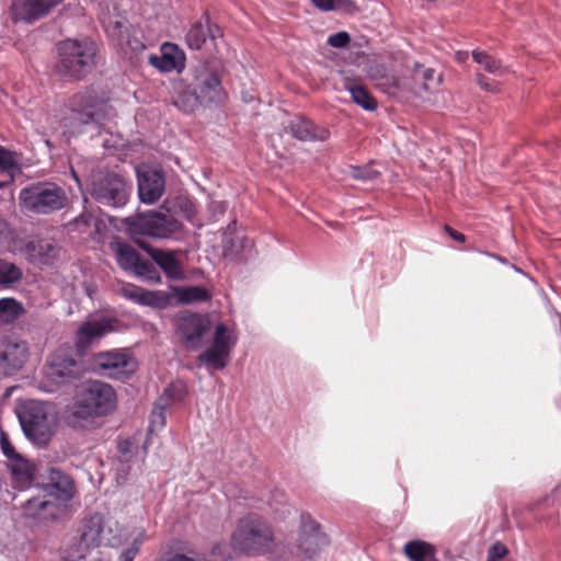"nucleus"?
<instances>
[{
  "label": "nucleus",
  "instance_id": "f257e3e1",
  "mask_svg": "<svg viewBox=\"0 0 561 561\" xmlns=\"http://www.w3.org/2000/svg\"><path fill=\"white\" fill-rule=\"evenodd\" d=\"M230 547L237 554L259 557L274 553L276 540L266 519L249 514L238 522L231 535Z\"/></svg>",
  "mask_w": 561,
  "mask_h": 561
},
{
  "label": "nucleus",
  "instance_id": "f03ea898",
  "mask_svg": "<svg viewBox=\"0 0 561 561\" xmlns=\"http://www.w3.org/2000/svg\"><path fill=\"white\" fill-rule=\"evenodd\" d=\"M116 393L106 382L91 380L85 382L78 392L71 407L73 426H84L95 417L104 416L115 409Z\"/></svg>",
  "mask_w": 561,
  "mask_h": 561
},
{
  "label": "nucleus",
  "instance_id": "7ed1b4c3",
  "mask_svg": "<svg viewBox=\"0 0 561 561\" xmlns=\"http://www.w3.org/2000/svg\"><path fill=\"white\" fill-rule=\"evenodd\" d=\"M57 72L69 79H81L96 65L98 46L89 38H68L57 45Z\"/></svg>",
  "mask_w": 561,
  "mask_h": 561
},
{
  "label": "nucleus",
  "instance_id": "20e7f679",
  "mask_svg": "<svg viewBox=\"0 0 561 561\" xmlns=\"http://www.w3.org/2000/svg\"><path fill=\"white\" fill-rule=\"evenodd\" d=\"M19 420L27 439L46 447L55 435L58 413L51 403L31 400L21 407Z\"/></svg>",
  "mask_w": 561,
  "mask_h": 561
},
{
  "label": "nucleus",
  "instance_id": "39448f33",
  "mask_svg": "<svg viewBox=\"0 0 561 561\" xmlns=\"http://www.w3.org/2000/svg\"><path fill=\"white\" fill-rule=\"evenodd\" d=\"M19 199L22 208L38 215L61 210L69 203L66 191L53 182H38L24 187Z\"/></svg>",
  "mask_w": 561,
  "mask_h": 561
},
{
  "label": "nucleus",
  "instance_id": "423d86ee",
  "mask_svg": "<svg viewBox=\"0 0 561 561\" xmlns=\"http://www.w3.org/2000/svg\"><path fill=\"white\" fill-rule=\"evenodd\" d=\"M127 231L133 237L170 238L179 232L182 225L173 216L149 211L126 219Z\"/></svg>",
  "mask_w": 561,
  "mask_h": 561
},
{
  "label": "nucleus",
  "instance_id": "0eeeda50",
  "mask_svg": "<svg viewBox=\"0 0 561 561\" xmlns=\"http://www.w3.org/2000/svg\"><path fill=\"white\" fill-rule=\"evenodd\" d=\"M236 332L225 323H217L210 345L198 355V360L208 369L222 370L230 360V354L237 344Z\"/></svg>",
  "mask_w": 561,
  "mask_h": 561
},
{
  "label": "nucleus",
  "instance_id": "6e6552de",
  "mask_svg": "<svg viewBox=\"0 0 561 561\" xmlns=\"http://www.w3.org/2000/svg\"><path fill=\"white\" fill-rule=\"evenodd\" d=\"M93 368L101 375L123 379L131 376L138 367V362L129 348H113L99 352L92 359Z\"/></svg>",
  "mask_w": 561,
  "mask_h": 561
},
{
  "label": "nucleus",
  "instance_id": "1a4fd4ad",
  "mask_svg": "<svg viewBox=\"0 0 561 561\" xmlns=\"http://www.w3.org/2000/svg\"><path fill=\"white\" fill-rule=\"evenodd\" d=\"M107 104L92 101L90 95L77 94L70 101V114L64 119V126L73 135L89 123H101L105 117Z\"/></svg>",
  "mask_w": 561,
  "mask_h": 561
},
{
  "label": "nucleus",
  "instance_id": "9d476101",
  "mask_svg": "<svg viewBox=\"0 0 561 561\" xmlns=\"http://www.w3.org/2000/svg\"><path fill=\"white\" fill-rule=\"evenodd\" d=\"M82 371V364L72 347L62 345L49 356L45 376L55 385H65L78 379Z\"/></svg>",
  "mask_w": 561,
  "mask_h": 561
},
{
  "label": "nucleus",
  "instance_id": "9b49d317",
  "mask_svg": "<svg viewBox=\"0 0 561 561\" xmlns=\"http://www.w3.org/2000/svg\"><path fill=\"white\" fill-rule=\"evenodd\" d=\"M91 195L101 204L123 206L127 201L128 186L122 175L99 171L92 174Z\"/></svg>",
  "mask_w": 561,
  "mask_h": 561
},
{
  "label": "nucleus",
  "instance_id": "f8f14e48",
  "mask_svg": "<svg viewBox=\"0 0 561 561\" xmlns=\"http://www.w3.org/2000/svg\"><path fill=\"white\" fill-rule=\"evenodd\" d=\"M81 535L93 549L100 546H114L118 542L117 524L98 513L82 520Z\"/></svg>",
  "mask_w": 561,
  "mask_h": 561
},
{
  "label": "nucleus",
  "instance_id": "ddd939ff",
  "mask_svg": "<svg viewBox=\"0 0 561 561\" xmlns=\"http://www.w3.org/2000/svg\"><path fill=\"white\" fill-rule=\"evenodd\" d=\"M210 331V321L198 313H185L178 320V333L182 344L192 351L204 346Z\"/></svg>",
  "mask_w": 561,
  "mask_h": 561
},
{
  "label": "nucleus",
  "instance_id": "4468645a",
  "mask_svg": "<svg viewBox=\"0 0 561 561\" xmlns=\"http://www.w3.org/2000/svg\"><path fill=\"white\" fill-rule=\"evenodd\" d=\"M115 10L116 9L114 8L113 12H111L108 4L101 3L99 5V20L101 21L106 33L118 41V44L122 46L126 55L127 50L124 45H126V47H128L134 53L144 50L145 45L141 41L136 37L126 35L127 21L119 14H116Z\"/></svg>",
  "mask_w": 561,
  "mask_h": 561
},
{
  "label": "nucleus",
  "instance_id": "2eb2a0df",
  "mask_svg": "<svg viewBox=\"0 0 561 561\" xmlns=\"http://www.w3.org/2000/svg\"><path fill=\"white\" fill-rule=\"evenodd\" d=\"M191 84L205 106L219 104L226 98L217 73L205 65L195 69Z\"/></svg>",
  "mask_w": 561,
  "mask_h": 561
},
{
  "label": "nucleus",
  "instance_id": "dca6fc26",
  "mask_svg": "<svg viewBox=\"0 0 561 561\" xmlns=\"http://www.w3.org/2000/svg\"><path fill=\"white\" fill-rule=\"evenodd\" d=\"M65 513V506L43 491L27 500L23 505L24 517L36 523L56 520Z\"/></svg>",
  "mask_w": 561,
  "mask_h": 561
},
{
  "label": "nucleus",
  "instance_id": "f3484780",
  "mask_svg": "<svg viewBox=\"0 0 561 561\" xmlns=\"http://www.w3.org/2000/svg\"><path fill=\"white\" fill-rule=\"evenodd\" d=\"M138 195L142 203L153 204L164 193L165 180L162 171L142 165L137 168Z\"/></svg>",
  "mask_w": 561,
  "mask_h": 561
},
{
  "label": "nucleus",
  "instance_id": "a211bd4d",
  "mask_svg": "<svg viewBox=\"0 0 561 561\" xmlns=\"http://www.w3.org/2000/svg\"><path fill=\"white\" fill-rule=\"evenodd\" d=\"M28 350L23 341L0 339V371L11 375L22 368L27 359Z\"/></svg>",
  "mask_w": 561,
  "mask_h": 561
},
{
  "label": "nucleus",
  "instance_id": "6ab92c4d",
  "mask_svg": "<svg viewBox=\"0 0 561 561\" xmlns=\"http://www.w3.org/2000/svg\"><path fill=\"white\" fill-rule=\"evenodd\" d=\"M62 0H14L11 4V15L14 22L31 23L47 15Z\"/></svg>",
  "mask_w": 561,
  "mask_h": 561
},
{
  "label": "nucleus",
  "instance_id": "aec40b11",
  "mask_svg": "<svg viewBox=\"0 0 561 561\" xmlns=\"http://www.w3.org/2000/svg\"><path fill=\"white\" fill-rule=\"evenodd\" d=\"M140 247L148 252L152 261L162 270L168 278L173 280L185 278L184 262L179 252L146 248L142 244Z\"/></svg>",
  "mask_w": 561,
  "mask_h": 561
},
{
  "label": "nucleus",
  "instance_id": "412c9836",
  "mask_svg": "<svg viewBox=\"0 0 561 561\" xmlns=\"http://www.w3.org/2000/svg\"><path fill=\"white\" fill-rule=\"evenodd\" d=\"M149 64L162 72H181L185 68V54L176 45L164 43L161 55H150Z\"/></svg>",
  "mask_w": 561,
  "mask_h": 561
},
{
  "label": "nucleus",
  "instance_id": "4be33fe9",
  "mask_svg": "<svg viewBox=\"0 0 561 561\" xmlns=\"http://www.w3.org/2000/svg\"><path fill=\"white\" fill-rule=\"evenodd\" d=\"M115 322L100 318L84 322L77 331V347L84 351L91 343L114 331Z\"/></svg>",
  "mask_w": 561,
  "mask_h": 561
},
{
  "label": "nucleus",
  "instance_id": "5701e85b",
  "mask_svg": "<svg viewBox=\"0 0 561 561\" xmlns=\"http://www.w3.org/2000/svg\"><path fill=\"white\" fill-rule=\"evenodd\" d=\"M221 36V30L213 24L208 16H202L188 30L185 41L191 49H201L207 39H216Z\"/></svg>",
  "mask_w": 561,
  "mask_h": 561
},
{
  "label": "nucleus",
  "instance_id": "b1692460",
  "mask_svg": "<svg viewBox=\"0 0 561 561\" xmlns=\"http://www.w3.org/2000/svg\"><path fill=\"white\" fill-rule=\"evenodd\" d=\"M291 135L302 141H324L329 138V130L316 126L311 121L296 117L289 124Z\"/></svg>",
  "mask_w": 561,
  "mask_h": 561
},
{
  "label": "nucleus",
  "instance_id": "393cba45",
  "mask_svg": "<svg viewBox=\"0 0 561 561\" xmlns=\"http://www.w3.org/2000/svg\"><path fill=\"white\" fill-rule=\"evenodd\" d=\"M173 104L184 113H192L204 105L193 85L182 82L175 87Z\"/></svg>",
  "mask_w": 561,
  "mask_h": 561
},
{
  "label": "nucleus",
  "instance_id": "a878e982",
  "mask_svg": "<svg viewBox=\"0 0 561 561\" xmlns=\"http://www.w3.org/2000/svg\"><path fill=\"white\" fill-rule=\"evenodd\" d=\"M43 492L66 507V503L73 496L75 486L67 476L57 473V477L51 478V482L45 486Z\"/></svg>",
  "mask_w": 561,
  "mask_h": 561
},
{
  "label": "nucleus",
  "instance_id": "bb28decb",
  "mask_svg": "<svg viewBox=\"0 0 561 561\" xmlns=\"http://www.w3.org/2000/svg\"><path fill=\"white\" fill-rule=\"evenodd\" d=\"M368 77L389 94H393L401 88L400 79L391 75L383 64H374L368 68Z\"/></svg>",
  "mask_w": 561,
  "mask_h": 561
},
{
  "label": "nucleus",
  "instance_id": "cd10ccee",
  "mask_svg": "<svg viewBox=\"0 0 561 561\" xmlns=\"http://www.w3.org/2000/svg\"><path fill=\"white\" fill-rule=\"evenodd\" d=\"M93 548L83 540V536L70 538L60 549V558L65 561H80L90 554Z\"/></svg>",
  "mask_w": 561,
  "mask_h": 561
},
{
  "label": "nucleus",
  "instance_id": "c85d7f7f",
  "mask_svg": "<svg viewBox=\"0 0 561 561\" xmlns=\"http://www.w3.org/2000/svg\"><path fill=\"white\" fill-rule=\"evenodd\" d=\"M413 79L415 83L419 85L415 89V93L421 94V92H433L440 84L442 78L439 75L435 73V70L432 68H424L423 66L415 64Z\"/></svg>",
  "mask_w": 561,
  "mask_h": 561
},
{
  "label": "nucleus",
  "instance_id": "c756f323",
  "mask_svg": "<svg viewBox=\"0 0 561 561\" xmlns=\"http://www.w3.org/2000/svg\"><path fill=\"white\" fill-rule=\"evenodd\" d=\"M111 248L115 252L117 264L125 271H133L141 259L129 244L115 242L111 244Z\"/></svg>",
  "mask_w": 561,
  "mask_h": 561
},
{
  "label": "nucleus",
  "instance_id": "7c9ffc66",
  "mask_svg": "<svg viewBox=\"0 0 561 561\" xmlns=\"http://www.w3.org/2000/svg\"><path fill=\"white\" fill-rule=\"evenodd\" d=\"M11 474L19 489L27 488L33 480L34 467L23 457L10 463Z\"/></svg>",
  "mask_w": 561,
  "mask_h": 561
},
{
  "label": "nucleus",
  "instance_id": "2f4dec72",
  "mask_svg": "<svg viewBox=\"0 0 561 561\" xmlns=\"http://www.w3.org/2000/svg\"><path fill=\"white\" fill-rule=\"evenodd\" d=\"M403 551L411 561H438L433 546L422 540L407 542Z\"/></svg>",
  "mask_w": 561,
  "mask_h": 561
},
{
  "label": "nucleus",
  "instance_id": "473e14b6",
  "mask_svg": "<svg viewBox=\"0 0 561 561\" xmlns=\"http://www.w3.org/2000/svg\"><path fill=\"white\" fill-rule=\"evenodd\" d=\"M123 296L142 306H158L160 302L159 293L146 290L137 286L123 288Z\"/></svg>",
  "mask_w": 561,
  "mask_h": 561
},
{
  "label": "nucleus",
  "instance_id": "72a5a7b5",
  "mask_svg": "<svg viewBox=\"0 0 561 561\" xmlns=\"http://www.w3.org/2000/svg\"><path fill=\"white\" fill-rule=\"evenodd\" d=\"M173 293L181 304L202 302L210 298L208 290L202 286L174 287Z\"/></svg>",
  "mask_w": 561,
  "mask_h": 561
},
{
  "label": "nucleus",
  "instance_id": "f704fd0d",
  "mask_svg": "<svg viewBox=\"0 0 561 561\" xmlns=\"http://www.w3.org/2000/svg\"><path fill=\"white\" fill-rule=\"evenodd\" d=\"M23 305L14 298L0 299V325L18 320L24 313Z\"/></svg>",
  "mask_w": 561,
  "mask_h": 561
},
{
  "label": "nucleus",
  "instance_id": "c9c22d12",
  "mask_svg": "<svg viewBox=\"0 0 561 561\" xmlns=\"http://www.w3.org/2000/svg\"><path fill=\"white\" fill-rule=\"evenodd\" d=\"M345 89L350 92L352 100L366 111H375L377 101L363 85L346 83Z\"/></svg>",
  "mask_w": 561,
  "mask_h": 561
},
{
  "label": "nucleus",
  "instance_id": "e433bc0d",
  "mask_svg": "<svg viewBox=\"0 0 561 561\" xmlns=\"http://www.w3.org/2000/svg\"><path fill=\"white\" fill-rule=\"evenodd\" d=\"M327 537L322 533L311 534L307 537L299 538V550L308 558H313L325 545Z\"/></svg>",
  "mask_w": 561,
  "mask_h": 561
},
{
  "label": "nucleus",
  "instance_id": "4c0bfd02",
  "mask_svg": "<svg viewBox=\"0 0 561 561\" xmlns=\"http://www.w3.org/2000/svg\"><path fill=\"white\" fill-rule=\"evenodd\" d=\"M473 60L479 64L486 72L494 76H503L506 72L505 67H503L502 61L492 57L484 50L474 49L472 51Z\"/></svg>",
  "mask_w": 561,
  "mask_h": 561
},
{
  "label": "nucleus",
  "instance_id": "58836bf2",
  "mask_svg": "<svg viewBox=\"0 0 561 561\" xmlns=\"http://www.w3.org/2000/svg\"><path fill=\"white\" fill-rule=\"evenodd\" d=\"M227 546L224 543L216 545L211 552L208 560H204L201 558H194L192 556L185 554V553H175L167 559V561H229L231 559V556H226Z\"/></svg>",
  "mask_w": 561,
  "mask_h": 561
},
{
  "label": "nucleus",
  "instance_id": "ea45409f",
  "mask_svg": "<svg viewBox=\"0 0 561 561\" xmlns=\"http://www.w3.org/2000/svg\"><path fill=\"white\" fill-rule=\"evenodd\" d=\"M0 172L13 181L14 175L21 172L20 163L14 152H11L0 146Z\"/></svg>",
  "mask_w": 561,
  "mask_h": 561
},
{
  "label": "nucleus",
  "instance_id": "a19ab883",
  "mask_svg": "<svg viewBox=\"0 0 561 561\" xmlns=\"http://www.w3.org/2000/svg\"><path fill=\"white\" fill-rule=\"evenodd\" d=\"M22 271L15 264L0 259V286L10 287L22 278Z\"/></svg>",
  "mask_w": 561,
  "mask_h": 561
},
{
  "label": "nucleus",
  "instance_id": "79ce46f5",
  "mask_svg": "<svg viewBox=\"0 0 561 561\" xmlns=\"http://www.w3.org/2000/svg\"><path fill=\"white\" fill-rule=\"evenodd\" d=\"M136 276L140 277L141 279L159 284L161 283V275L159 271L157 270L156 265L149 261L139 260L135 268L133 270Z\"/></svg>",
  "mask_w": 561,
  "mask_h": 561
},
{
  "label": "nucleus",
  "instance_id": "37998d69",
  "mask_svg": "<svg viewBox=\"0 0 561 561\" xmlns=\"http://www.w3.org/2000/svg\"><path fill=\"white\" fill-rule=\"evenodd\" d=\"M313 5L324 12L334 10H350L353 7L351 0H311Z\"/></svg>",
  "mask_w": 561,
  "mask_h": 561
},
{
  "label": "nucleus",
  "instance_id": "c03bdc74",
  "mask_svg": "<svg viewBox=\"0 0 561 561\" xmlns=\"http://www.w3.org/2000/svg\"><path fill=\"white\" fill-rule=\"evenodd\" d=\"M186 394V387L182 381L172 382L163 392V398L170 401H180Z\"/></svg>",
  "mask_w": 561,
  "mask_h": 561
},
{
  "label": "nucleus",
  "instance_id": "a18cd8bd",
  "mask_svg": "<svg viewBox=\"0 0 561 561\" xmlns=\"http://www.w3.org/2000/svg\"><path fill=\"white\" fill-rule=\"evenodd\" d=\"M320 531L319 524L308 514H302L300 518V536L299 538L307 537L311 534Z\"/></svg>",
  "mask_w": 561,
  "mask_h": 561
},
{
  "label": "nucleus",
  "instance_id": "49530a36",
  "mask_svg": "<svg viewBox=\"0 0 561 561\" xmlns=\"http://www.w3.org/2000/svg\"><path fill=\"white\" fill-rule=\"evenodd\" d=\"M350 175L356 180L368 181L377 178L379 172L371 167H351Z\"/></svg>",
  "mask_w": 561,
  "mask_h": 561
},
{
  "label": "nucleus",
  "instance_id": "de8ad7c7",
  "mask_svg": "<svg viewBox=\"0 0 561 561\" xmlns=\"http://www.w3.org/2000/svg\"><path fill=\"white\" fill-rule=\"evenodd\" d=\"M0 447H1V450L3 453V455L12 462L19 458H21L22 456L19 455L13 445L11 444L9 437L5 435V434H1V437H0Z\"/></svg>",
  "mask_w": 561,
  "mask_h": 561
},
{
  "label": "nucleus",
  "instance_id": "09e8293b",
  "mask_svg": "<svg viewBox=\"0 0 561 561\" xmlns=\"http://www.w3.org/2000/svg\"><path fill=\"white\" fill-rule=\"evenodd\" d=\"M142 542L144 535H140L138 538L134 540L133 545L129 548L125 549L122 552L119 561H134Z\"/></svg>",
  "mask_w": 561,
  "mask_h": 561
},
{
  "label": "nucleus",
  "instance_id": "8fccbe9b",
  "mask_svg": "<svg viewBox=\"0 0 561 561\" xmlns=\"http://www.w3.org/2000/svg\"><path fill=\"white\" fill-rule=\"evenodd\" d=\"M507 552L508 550L505 545L496 541L489 549L486 561H501L507 554Z\"/></svg>",
  "mask_w": 561,
  "mask_h": 561
},
{
  "label": "nucleus",
  "instance_id": "3c124183",
  "mask_svg": "<svg viewBox=\"0 0 561 561\" xmlns=\"http://www.w3.org/2000/svg\"><path fill=\"white\" fill-rule=\"evenodd\" d=\"M37 248L39 250V260L44 263L56 255V248L48 241H39Z\"/></svg>",
  "mask_w": 561,
  "mask_h": 561
},
{
  "label": "nucleus",
  "instance_id": "603ef678",
  "mask_svg": "<svg viewBox=\"0 0 561 561\" xmlns=\"http://www.w3.org/2000/svg\"><path fill=\"white\" fill-rule=\"evenodd\" d=\"M350 41H351V37H350L348 33L339 32V33H335V34L329 36L328 44L335 48H343V47L347 46Z\"/></svg>",
  "mask_w": 561,
  "mask_h": 561
},
{
  "label": "nucleus",
  "instance_id": "864d4df0",
  "mask_svg": "<svg viewBox=\"0 0 561 561\" xmlns=\"http://www.w3.org/2000/svg\"><path fill=\"white\" fill-rule=\"evenodd\" d=\"M164 424H165V419L163 415V408H161L159 411L153 410V412L151 414L149 431L153 432L158 428L163 427Z\"/></svg>",
  "mask_w": 561,
  "mask_h": 561
},
{
  "label": "nucleus",
  "instance_id": "5fc2aeb1",
  "mask_svg": "<svg viewBox=\"0 0 561 561\" xmlns=\"http://www.w3.org/2000/svg\"><path fill=\"white\" fill-rule=\"evenodd\" d=\"M476 82L477 84L485 90V91H490V92H495L497 91L496 89V84L495 82L493 81H490L485 76H483L482 73H477L476 75Z\"/></svg>",
  "mask_w": 561,
  "mask_h": 561
},
{
  "label": "nucleus",
  "instance_id": "6e6d98bb",
  "mask_svg": "<svg viewBox=\"0 0 561 561\" xmlns=\"http://www.w3.org/2000/svg\"><path fill=\"white\" fill-rule=\"evenodd\" d=\"M77 225L91 226L95 222V217L92 214L83 213L75 219Z\"/></svg>",
  "mask_w": 561,
  "mask_h": 561
},
{
  "label": "nucleus",
  "instance_id": "4d7b16f0",
  "mask_svg": "<svg viewBox=\"0 0 561 561\" xmlns=\"http://www.w3.org/2000/svg\"><path fill=\"white\" fill-rule=\"evenodd\" d=\"M131 443L128 442V440H125L123 443L119 444V451L122 453V455L124 456V460L123 461H127V454H129L131 451Z\"/></svg>",
  "mask_w": 561,
  "mask_h": 561
},
{
  "label": "nucleus",
  "instance_id": "13d9d810",
  "mask_svg": "<svg viewBox=\"0 0 561 561\" xmlns=\"http://www.w3.org/2000/svg\"><path fill=\"white\" fill-rule=\"evenodd\" d=\"M446 231L448 232V234H449L454 240H456V241H458V242H465L466 237H465L462 233H460V232H458V231H456V230H454V229H451V228H449V227H446Z\"/></svg>",
  "mask_w": 561,
  "mask_h": 561
},
{
  "label": "nucleus",
  "instance_id": "bf43d9fd",
  "mask_svg": "<svg viewBox=\"0 0 561 561\" xmlns=\"http://www.w3.org/2000/svg\"><path fill=\"white\" fill-rule=\"evenodd\" d=\"M455 58L457 61L459 62H465L467 61V59L469 58V53L468 51H462V50H459L455 54Z\"/></svg>",
  "mask_w": 561,
  "mask_h": 561
},
{
  "label": "nucleus",
  "instance_id": "052dcab7",
  "mask_svg": "<svg viewBox=\"0 0 561 561\" xmlns=\"http://www.w3.org/2000/svg\"><path fill=\"white\" fill-rule=\"evenodd\" d=\"M7 182H8V181H5V182H0V187H2Z\"/></svg>",
  "mask_w": 561,
  "mask_h": 561
}]
</instances>
